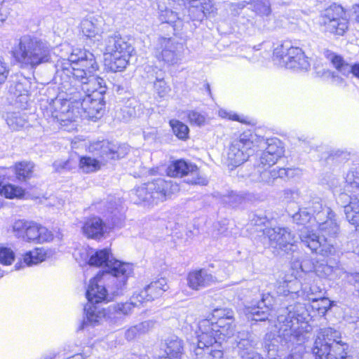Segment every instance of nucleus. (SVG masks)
<instances>
[{"label":"nucleus","mask_w":359,"mask_h":359,"mask_svg":"<svg viewBox=\"0 0 359 359\" xmlns=\"http://www.w3.org/2000/svg\"><path fill=\"white\" fill-rule=\"evenodd\" d=\"M320 20H325L328 22L330 20H342L341 25L342 27H344V20H348L347 18V15L346 11L343 8V7L340 5L332 4L329 8H327L324 13L320 16Z\"/></svg>","instance_id":"31"},{"label":"nucleus","mask_w":359,"mask_h":359,"mask_svg":"<svg viewBox=\"0 0 359 359\" xmlns=\"http://www.w3.org/2000/svg\"><path fill=\"white\" fill-rule=\"evenodd\" d=\"M273 57L280 66L295 71H308L311 66L302 50L293 46L290 41L278 46L273 50Z\"/></svg>","instance_id":"10"},{"label":"nucleus","mask_w":359,"mask_h":359,"mask_svg":"<svg viewBox=\"0 0 359 359\" xmlns=\"http://www.w3.org/2000/svg\"><path fill=\"white\" fill-rule=\"evenodd\" d=\"M270 170L271 176L272 177L273 181L275 179L279 178L280 175H278V168H273L272 170Z\"/></svg>","instance_id":"63"},{"label":"nucleus","mask_w":359,"mask_h":359,"mask_svg":"<svg viewBox=\"0 0 359 359\" xmlns=\"http://www.w3.org/2000/svg\"><path fill=\"white\" fill-rule=\"evenodd\" d=\"M301 242L312 252L328 257L335 253L334 244L328 238L320 239L319 236L308 226H304L299 233Z\"/></svg>","instance_id":"13"},{"label":"nucleus","mask_w":359,"mask_h":359,"mask_svg":"<svg viewBox=\"0 0 359 359\" xmlns=\"http://www.w3.org/2000/svg\"><path fill=\"white\" fill-rule=\"evenodd\" d=\"M188 285L193 290H198L207 287L214 281L213 276L204 269L190 272L187 278Z\"/></svg>","instance_id":"26"},{"label":"nucleus","mask_w":359,"mask_h":359,"mask_svg":"<svg viewBox=\"0 0 359 359\" xmlns=\"http://www.w3.org/2000/svg\"><path fill=\"white\" fill-rule=\"evenodd\" d=\"M88 264L90 266L105 268L101 273H108L109 277L116 281L118 290L124 289L128 278L133 272L131 264L114 259L110 250L107 248L97 250L92 255Z\"/></svg>","instance_id":"7"},{"label":"nucleus","mask_w":359,"mask_h":359,"mask_svg":"<svg viewBox=\"0 0 359 359\" xmlns=\"http://www.w3.org/2000/svg\"><path fill=\"white\" fill-rule=\"evenodd\" d=\"M266 152L263 151L260 156L259 158V164L262 165L263 167H269L270 168L271 165H274L277 161H271V154L270 155H266Z\"/></svg>","instance_id":"57"},{"label":"nucleus","mask_w":359,"mask_h":359,"mask_svg":"<svg viewBox=\"0 0 359 359\" xmlns=\"http://www.w3.org/2000/svg\"><path fill=\"white\" fill-rule=\"evenodd\" d=\"M98 65L94 55L88 50L75 49L67 59L60 58L55 64L54 81L69 97L53 100L45 115L65 125L75 121L78 116L70 103L76 104L83 116L96 121L104 112V95L107 87L103 79L95 75Z\"/></svg>","instance_id":"1"},{"label":"nucleus","mask_w":359,"mask_h":359,"mask_svg":"<svg viewBox=\"0 0 359 359\" xmlns=\"http://www.w3.org/2000/svg\"><path fill=\"white\" fill-rule=\"evenodd\" d=\"M264 234L268 237L272 248L280 249L286 252L293 250L292 247L297 241L295 236L286 227L266 229Z\"/></svg>","instance_id":"14"},{"label":"nucleus","mask_w":359,"mask_h":359,"mask_svg":"<svg viewBox=\"0 0 359 359\" xmlns=\"http://www.w3.org/2000/svg\"><path fill=\"white\" fill-rule=\"evenodd\" d=\"M135 306L131 301L114 304L108 307L107 313L105 312V316L112 323H118L121 322L125 317L130 315Z\"/></svg>","instance_id":"21"},{"label":"nucleus","mask_w":359,"mask_h":359,"mask_svg":"<svg viewBox=\"0 0 359 359\" xmlns=\"http://www.w3.org/2000/svg\"><path fill=\"white\" fill-rule=\"evenodd\" d=\"M170 126L172 128L174 134L179 139L185 140L188 137L189 131V128L182 122L176 119H172L170 121Z\"/></svg>","instance_id":"46"},{"label":"nucleus","mask_w":359,"mask_h":359,"mask_svg":"<svg viewBox=\"0 0 359 359\" xmlns=\"http://www.w3.org/2000/svg\"><path fill=\"white\" fill-rule=\"evenodd\" d=\"M255 147L264 149L266 155L271 154V161H278L283 154V147L277 138L264 139L255 135Z\"/></svg>","instance_id":"20"},{"label":"nucleus","mask_w":359,"mask_h":359,"mask_svg":"<svg viewBox=\"0 0 359 359\" xmlns=\"http://www.w3.org/2000/svg\"><path fill=\"white\" fill-rule=\"evenodd\" d=\"M104 43L106 65L111 72L123 71L128 64L133 46L118 32L108 34Z\"/></svg>","instance_id":"9"},{"label":"nucleus","mask_w":359,"mask_h":359,"mask_svg":"<svg viewBox=\"0 0 359 359\" xmlns=\"http://www.w3.org/2000/svg\"><path fill=\"white\" fill-rule=\"evenodd\" d=\"M328 22L325 20H320V24L325 32H330L331 34L342 36L348 29V20H344V27H342L339 25L342 20H334Z\"/></svg>","instance_id":"37"},{"label":"nucleus","mask_w":359,"mask_h":359,"mask_svg":"<svg viewBox=\"0 0 359 359\" xmlns=\"http://www.w3.org/2000/svg\"><path fill=\"white\" fill-rule=\"evenodd\" d=\"M182 350V340L176 337H172L166 343L165 355L161 356L159 359H181Z\"/></svg>","instance_id":"29"},{"label":"nucleus","mask_w":359,"mask_h":359,"mask_svg":"<svg viewBox=\"0 0 359 359\" xmlns=\"http://www.w3.org/2000/svg\"><path fill=\"white\" fill-rule=\"evenodd\" d=\"M51 51L48 43L29 35L21 36L12 47V54L17 62L30 69L49 62Z\"/></svg>","instance_id":"4"},{"label":"nucleus","mask_w":359,"mask_h":359,"mask_svg":"<svg viewBox=\"0 0 359 359\" xmlns=\"http://www.w3.org/2000/svg\"><path fill=\"white\" fill-rule=\"evenodd\" d=\"M189 173L197 175L198 168L195 165L189 163L183 160L173 162L167 169L168 175L173 177H182Z\"/></svg>","instance_id":"27"},{"label":"nucleus","mask_w":359,"mask_h":359,"mask_svg":"<svg viewBox=\"0 0 359 359\" xmlns=\"http://www.w3.org/2000/svg\"><path fill=\"white\" fill-rule=\"evenodd\" d=\"M306 206L311 207L308 210L311 212V216L316 223L325 219V217L332 214V210L329 207L323 205L320 198L313 199Z\"/></svg>","instance_id":"30"},{"label":"nucleus","mask_w":359,"mask_h":359,"mask_svg":"<svg viewBox=\"0 0 359 359\" xmlns=\"http://www.w3.org/2000/svg\"><path fill=\"white\" fill-rule=\"evenodd\" d=\"M234 318L221 319L219 321L203 319L198 322L197 335V347L194 352L202 354L203 348L208 350L210 346L217 340L224 339L232 336L235 331Z\"/></svg>","instance_id":"6"},{"label":"nucleus","mask_w":359,"mask_h":359,"mask_svg":"<svg viewBox=\"0 0 359 359\" xmlns=\"http://www.w3.org/2000/svg\"><path fill=\"white\" fill-rule=\"evenodd\" d=\"M267 218L264 215H257V214H252L250 215V222L252 224L256 225V226H261L263 224H265V223L267 222Z\"/></svg>","instance_id":"55"},{"label":"nucleus","mask_w":359,"mask_h":359,"mask_svg":"<svg viewBox=\"0 0 359 359\" xmlns=\"http://www.w3.org/2000/svg\"><path fill=\"white\" fill-rule=\"evenodd\" d=\"M346 278L348 283L354 287L355 292L359 297V272L347 274Z\"/></svg>","instance_id":"54"},{"label":"nucleus","mask_w":359,"mask_h":359,"mask_svg":"<svg viewBox=\"0 0 359 359\" xmlns=\"http://www.w3.org/2000/svg\"><path fill=\"white\" fill-rule=\"evenodd\" d=\"M104 20L100 15L88 16L81 22L82 34L87 38L97 39L104 32Z\"/></svg>","instance_id":"18"},{"label":"nucleus","mask_w":359,"mask_h":359,"mask_svg":"<svg viewBox=\"0 0 359 359\" xmlns=\"http://www.w3.org/2000/svg\"><path fill=\"white\" fill-rule=\"evenodd\" d=\"M158 18L161 22L172 25L174 27L179 28L182 25L180 18L177 13L167 8L163 9L161 6H159Z\"/></svg>","instance_id":"40"},{"label":"nucleus","mask_w":359,"mask_h":359,"mask_svg":"<svg viewBox=\"0 0 359 359\" xmlns=\"http://www.w3.org/2000/svg\"><path fill=\"white\" fill-rule=\"evenodd\" d=\"M317 272L320 273V275L324 277H329L333 272V267L327 264H322L316 269Z\"/></svg>","instance_id":"59"},{"label":"nucleus","mask_w":359,"mask_h":359,"mask_svg":"<svg viewBox=\"0 0 359 359\" xmlns=\"http://www.w3.org/2000/svg\"><path fill=\"white\" fill-rule=\"evenodd\" d=\"M128 150L126 146L108 140L94 141L89 144L88 151L100 160L90 156H79L77 166L84 173L94 172L99 170L108 161L124 157Z\"/></svg>","instance_id":"5"},{"label":"nucleus","mask_w":359,"mask_h":359,"mask_svg":"<svg viewBox=\"0 0 359 359\" xmlns=\"http://www.w3.org/2000/svg\"><path fill=\"white\" fill-rule=\"evenodd\" d=\"M329 77H330V81L332 84L338 86H344L345 85V81L341 76L335 74L334 72H327Z\"/></svg>","instance_id":"58"},{"label":"nucleus","mask_w":359,"mask_h":359,"mask_svg":"<svg viewBox=\"0 0 359 359\" xmlns=\"http://www.w3.org/2000/svg\"><path fill=\"white\" fill-rule=\"evenodd\" d=\"M107 232L106 225L99 217L88 219L83 226V234L89 238L100 239Z\"/></svg>","instance_id":"24"},{"label":"nucleus","mask_w":359,"mask_h":359,"mask_svg":"<svg viewBox=\"0 0 359 359\" xmlns=\"http://www.w3.org/2000/svg\"><path fill=\"white\" fill-rule=\"evenodd\" d=\"M14 252L8 248H0V263L10 265L14 260Z\"/></svg>","instance_id":"52"},{"label":"nucleus","mask_w":359,"mask_h":359,"mask_svg":"<svg viewBox=\"0 0 359 359\" xmlns=\"http://www.w3.org/2000/svg\"><path fill=\"white\" fill-rule=\"evenodd\" d=\"M9 74V69L6 65L1 58H0V85L4 83Z\"/></svg>","instance_id":"56"},{"label":"nucleus","mask_w":359,"mask_h":359,"mask_svg":"<svg viewBox=\"0 0 359 359\" xmlns=\"http://www.w3.org/2000/svg\"><path fill=\"white\" fill-rule=\"evenodd\" d=\"M187 116L189 122L191 124H195L196 126H201L205 124V116L195 110L189 111L187 113Z\"/></svg>","instance_id":"53"},{"label":"nucleus","mask_w":359,"mask_h":359,"mask_svg":"<svg viewBox=\"0 0 359 359\" xmlns=\"http://www.w3.org/2000/svg\"><path fill=\"white\" fill-rule=\"evenodd\" d=\"M255 147V135L243 133L234 140L227 154L229 163L235 167L239 166L245 162L253 153Z\"/></svg>","instance_id":"11"},{"label":"nucleus","mask_w":359,"mask_h":359,"mask_svg":"<svg viewBox=\"0 0 359 359\" xmlns=\"http://www.w3.org/2000/svg\"><path fill=\"white\" fill-rule=\"evenodd\" d=\"M238 353L241 359H264L254 351L256 343L252 334L248 332H239L237 336Z\"/></svg>","instance_id":"15"},{"label":"nucleus","mask_w":359,"mask_h":359,"mask_svg":"<svg viewBox=\"0 0 359 359\" xmlns=\"http://www.w3.org/2000/svg\"><path fill=\"white\" fill-rule=\"evenodd\" d=\"M155 186L149 184L148 182L137 187L133 194L136 197L133 198L135 203L147 202L149 203H155L154 199L151 191H154Z\"/></svg>","instance_id":"32"},{"label":"nucleus","mask_w":359,"mask_h":359,"mask_svg":"<svg viewBox=\"0 0 359 359\" xmlns=\"http://www.w3.org/2000/svg\"><path fill=\"white\" fill-rule=\"evenodd\" d=\"M324 55L333 67L342 75L347 76L352 74L359 79V63L350 65L341 56L329 50H325Z\"/></svg>","instance_id":"17"},{"label":"nucleus","mask_w":359,"mask_h":359,"mask_svg":"<svg viewBox=\"0 0 359 359\" xmlns=\"http://www.w3.org/2000/svg\"><path fill=\"white\" fill-rule=\"evenodd\" d=\"M339 335V332L331 327L320 329L312 348L315 359H348V346L337 340Z\"/></svg>","instance_id":"8"},{"label":"nucleus","mask_w":359,"mask_h":359,"mask_svg":"<svg viewBox=\"0 0 359 359\" xmlns=\"http://www.w3.org/2000/svg\"><path fill=\"white\" fill-rule=\"evenodd\" d=\"M272 297L270 294H264L261 302L257 305L247 307L246 315L248 318L255 321H264L268 319L269 315V306H271Z\"/></svg>","instance_id":"19"},{"label":"nucleus","mask_w":359,"mask_h":359,"mask_svg":"<svg viewBox=\"0 0 359 359\" xmlns=\"http://www.w3.org/2000/svg\"><path fill=\"white\" fill-rule=\"evenodd\" d=\"M269 167H263L261 165H258L254 172L250 174L249 177L252 181L264 182L266 184H271L273 181L271 176L270 170H268Z\"/></svg>","instance_id":"41"},{"label":"nucleus","mask_w":359,"mask_h":359,"mask_svg":"<svg viewBox=\"0 0 359 359\" xmlns=\"http://www.w3.org/2000/svg\"><path fill=\"white\" fill-rule=\"evenodd\" d=\"M308 208H311L310 206H305L299 209V211L292 215L293 222L297 224L306 225L311 222L313 219L311 212L308 210Z\"/></svg>","instance_id":"44"},{"label":"nucleus","mask_w":359,"mask_h":359,"mask_svg":"<svg viewBox=\"0 0 359 359\" xmlns=\"http://www.w3.org/2000/svg\"><path fill=\"white\" fill-rule=\"evenodd\" d=\"M277 320L285 327L280 328V341L290 348L297 345L287 359H303V344L309 339L313 325L312 319L304 304L299 302L282 307L278 311Z\"/></svg>","instance_id":"2"},{"label":"nucleus","mask_w":359,"mask_h":359,"mask_svg":"<svg viewBox=\"0 0 359 359\" xmlns=\"http://www.w3.org/2000/svg\"><path fill=\"white\" fill-rule=\"evenodd\" d=\"M31 86L32 82L30 79L22 75H18L15 80L13 81L10 90L15 95H22L29 93Z\"/></svg>","instance_id":"36"},{"label":"nucleus","mask_w":359,"mask_h":359,"mask_svg":"<svg viewBox=\"0 0 359 359\" xmlns=\"http://www.w3.org/2000/svg\"><path fill=\"white\" fill-rule=\"evenodd\" d=\"M354 9L355 20L359 22V5L356 6Z\"/></svg>","instance_id":"64"},{"label":"nucleus","mask_w":359,"mask_h":359,"mask_svg":"<svg viewBox=\"0 0 359 359\" xmlns=\"http://www.w3.org/2000/svg\"><path fill=\"white\" fill-rule=\"evenodd\" d=\"M161 59L169 65L176 63L181 55L182 44L170 38L159 39Z\"/></svg>","instance_id":"16"},{"label":"nucleus","mask_w":359,"mask_h":359,"mask_svg":"<svg viewBox=\"0 0 359 359\" xmlns=\"http://www.w3.org/2000/svg\"><path fill=\"white\" fill-rule=\"evenodd\" d=\"M252 11L258 15L268 17L271 13L270 0H252Z\"/></svg>","instance_id":"43"},{"label":"nucleus","mask_w":359,"mask_h":359,"mask_svg":"<svg viewBox=\"0 0 359 359\" xmlns=\"http://www.w3.org/2000/svg\"><path fill=\"white\" fill-rule=\"evenodd\" d=\"M154 321L149 320L129 327L125 332V337L132 341L141 334H144L151 330L154 326Z\"/></svg>","instance_id":"33"},{"label":"nucleus","mask_w":359,"mask_h":359,"mask_svg":"<svg viewBox=\"0 0 359 359\" xmlns=\"http://www.w3.org/2000/svg\"><path fill=\"white\" fill-rule=\"evenodd\" d=\"M284 287L285 285L283 287L279 286L277 289V293L281 295L287 296L290 293V290H285Z\"/></svg>","instance_id":"62"},{"label":"nucleus","mask_w":359,"mask_h":359,"mask_svg":"<svg viewBox=\"0 0 359 359\" xmlns=\"http://www.w3.org/2000/svg\"><path fill=\"white\" fill-rule=\"evenodd\" d=\"M219 115L223 118H228L230 120L243 122V121L241 120L238 115L236 114H231L226 111H219Z\"/></svg>","instance_id":"60"},{"label":"nucleus","mask_w":359,"mask_h":359,"mask_svg":"<svg viewBox=\"0 0 359 359\" xmlns=\"http://www.w3.org/2000/svg\"><path fill=\"white\" fill-rule=\"evenodd\" d=\"M306 289L305 287L304 290L305 298L313 302V309H316L319 314L325 315L331 306L330 300L328 298L321 297L320 294H317L318 287L316 286L310 287L309 291H306Z\"/></svg>","instance_id":"23"},{"label":"nucleus","mask_w":359,"mask_h":359,"mask_svg":"<svg viewBox=\"0 0 359 359\" xmlns=\"http://www.w3.org/2000/svg\"><path fill=\"white\" fill-rule=\"evenodd\" d=\"M107 280L113 283L111 290L114 294L118 295L123 290H118L116 281H113V279L109 277L108 273H98L91 279L86 293L88 301L84 307L86 318L83 319L80 329H84L88 325L95 326L105 317L104 309L96 304L108 300L109 294L104 285V281Z\"/></svg>","instance_id":"3"},{"label":"nucleus","mask_w":359,"mask_h":359,"mask_svg":"<svg viewBox=\"0 0 359 359\" xmlns=\"http://www.w3.org/2000/svg\"><path fill=\"white\" fill-rule=\"evenodd\" d=\"M6 121L9 128L15 130L22 128L27 123L23 117L16 113H13L8 116Z\"/></svg>","instance_id":"49"},{"label":"nucleus","mask_w":359,"mask_h":359,"mask_svg":"<svg viewBox=\"0 0 359 359\" xmlns=\"http://www.w3.org/2000/svg\"><path fill=\"white\" fill-rule=\"evenodd\" d=\"M317 224L323 238H327L325 236L333 238L339 233V225L336 222L335 215L333 212L332 214L325 217V219L318 222Z\"/></svg>","instance_id":"28"},{"label":"nucleus","mask_w":359,"mask_h":359,"mask_svg":"<svg viewBox=\"0 0 359 359\" xmlns=\"http://www.w3.org/2000/svg\"><path fill=\"white\" fill-rule=\"evenodd\" d=\"M233 318V311L226 309H216L212 311L211 317L207 319L212 320V321H219L221 319L227 320Z\"/></svg>","instance_id":"50"},{"label":"nucleus","mask_w":359,"mask_h":359,"mask_svg":"<svg viewBox=\"0 0 359 359\" xmlns=\"http://www.w3.org/2000/svg\"><path fill=\"white\" fill-rule=\"evenodd\" d=\"M346 182L359 194V165L351 168L346 174Z\"/></svg>","instance_id":"48"},{"label":"nucleus","mask_w":359,"mask_h":359,"mask_svg":"<svg viewBox=\"0 0 359 359\" xmlns=\"http://www.w3.org/2000/svg\"><path fill=\"white\" fill-rule=\"evenodd\" d=\"M130 300L135 306H139L144 302H151L145 287L138 292H135L130 298Z\"/></svg>","instance_id":"51"},{"label":"nucleus","mask_w":359,"mask_h":359,"mask_svg":"<svg viewBox=\"0 0 359 359\" xmlns=\"http://www.w3.org/2000/svg\"><path fill=\"white\" fill-rule=\"evenodd\" d=\"M151 301L160 297L163 292L168 289L167 281L165 278L158 279L156 281L151 282L145 287Z\"/></svg>","instance_id":"39"},{"label":"nucleus","mask_w":359,"mask_h":359,"mask_svg":"<svg viewBox=\"0 0 359 359\" xmlns=\"http://www.w3.org/2000/svg\"><path fill=\"white\" fill-rule=\"evenodd\" d=\"M16 236L27 241L43 243L51 241L53 235L46 227L32 221L18 220L13 226Z\"/></svg>","instance_id":"12"},{"label":"nucleus","mask_w":359,"mask_h":359,"mask_svg":"<svg viewBox=\"0 0 359 359\" xmlns=\"http://www.w3.org/2000/svg\"><path fill=\"white\" fill-rule=\"evenodd\" d=\"M79 156L71 155L67 160L58 159L54 161L53 166L56 172H62L76 169L78 165Z\"/></svg>","instance_id":"38"},{"label":"nucleus","mask_w":359,"mask_h":359,"mask_svg":"<svg viewBox=\"0 0 359 359\" xmlns=\"http://www.w3.org/2000/svg\"><path fill=\"white\" fill-rule=\"evenodd\" d=\"M142 104L135 98H129L121 109L123 118L126 121L140 116L142 113Z\"/></svg>","instance_id":"34"},{"label":"nucleus","mask_w":359,"mask_h":359,"mask_svg":"<svg viewBox=\"0 0 359 359\" xmlns=\"http://www.w3.org/2000/svg\"><path fill=\"white\" fill-rule=\"evenodd\" d=\"M45 255L43 253L42 250L35 249L33 251L27 252L23 257V262L27 266H32L44 260Z\"/></svg>","instance_id":"47"},{"label":"nucleus","mask_w":359,"mask_h":359,"mask_svg":"<svg viewBox=\"0 0 359 359\" xmlns=\"http://www.w3.org/2000/svg\"><path fill=\"white\" fill-rule=\"evenodd\" d=\"M34 164L30 161H22L15 163L13 168L16 179L20 182L26 181L32 176Z\"/></svg>","instance_id":"35"},{"label":"nucleus","mask_w":359,"mask_h":359,"mask_svg":"<svg viewBox=\"0 0 359 359\" xmlns=\"http://www.w3.org/2000/svg\"><path fill=\"white\" fill-rule=\"evenodd\" d=\"M292 172L291 169H285L283 168H278L279 178H283L285 176H289L290 172Z\"/></svg>","instance_id":"61"},{"label":"nucleus","mask_w":359,"mask_h":359,"mask_svg":"<svg viewBox=\"0 0 359 359\" xmlns=\"http://www.w3.org/2000/svg\"><path fill=\"white\" fill-rule=\"evenodd\" d=\"M148 184H154L155 186L154 191H151L155 203L163 201L165 200L167 196H170L177 189V186L172 184L171 181H165L161 178H158L151 182H149Z\"/></svg>","instance_id":"22"},{"label":"nucleus","mask_w":359,"mask_h":359,"mask_svg":"<svg viewBox=\"0 0 359 359\" xmlns=\"http://www.w3.org/2000/svg\"><path fill=\"white\" fill-rule=\"evenodd\" d=\"M148 79L155 78L154 89L160 97H165L170 92V88L164 81V73L157 67L148 66L146 67Z\"/></svg>","instance_id":"25"},{"label":"nucleus","mask_w":359,"mask_h":359,"mask_svg":"<svg viewBox=\"0 0 359 359\" xmlns=\"http://www.w3.org/2000/svg\"><path fill=\"white\" fill-rule=\"evenodd\" d=\"M218 341L213 343L210 346V349H207L206 347L203 349L202 354L197 355L196 353V355L198 358H205V359H219L223 355V352L221 350L217 349V347H219L220 345L218 344Z\"/></svg>","instance_id":"45"},{"label":"nucleus","mask_w":359,"mask_h":359,"mask_svg":"<svg viewBox=\"0 0 359 359\" xmlns=\"http://www.w3.org/2000/svg\"><path fill=\"white\" fill-rule=\"evenodd\" d=\"M0 194L7 198H20L24 196L25 191L21 187L11 184H0Z\"/></svg>","instance_id":"42"}]
</instances>
